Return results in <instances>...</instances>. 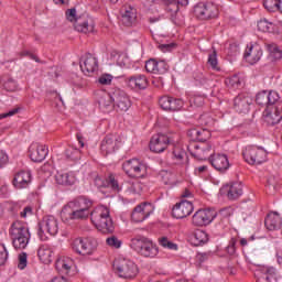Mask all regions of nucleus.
Instances as JSON below:
<instances>
[{
	"label": "nucleus",
	"mask_w": 282,
	"mask_h": 282,
	"mask_svg": "<svg viewBox=\"0 0 282 282\" xmlns=\"http://www.w3.org/2000/svg\"><path fill=\"white\" fill-rule=\"evenodd\" d=\"M93 206L94 200L87 198L86 196H78L68 202L63 208L62 213L65 215L66 219H70L73 221H83L85 219H89Z\"/></svg>",
	"instance_id": "f257e3e1"
},
{
	"label": "nucleus",
	"mask_w": 282,
	"mask_h": 282,
	"mask_svg": "<svg viewBox=\"0 0 282 282\" xmlns=\"http://www.w3.org/2000/svg\"><path fill=\"white\" fill-rule=\"evenodd\" d=\"M9 236L15 250H25L30 243V229L21 221L12 223Z\"/></svg>",
	"instance_id": "f03ea898"
},
{
	"label": "nucleus",
	"mask_w": 282,
	"mask_h": 282,
	"mask_svg": "<svg viewBox=\"0 0 282 282\" xmlns=\"http://www.w3.org/2000/svg\"><path fill=\"white\" fill-rule=\"evenodd\" d=\"M130 248L134 250V252H138V254H141V257L151 258L158 257V246L151 241V239L144 237V236H137L131 239Z\"/></svg>",
	"instance_id": "7ed1b4c3"
},
{
	"label": "nucleus",
	"mask_w": 282,
	"mask_h": 282,
	"mask_svg": "<svg viewBox=\"0 0 282 282\" xmlns=\"http://www.w3.org/2000/svg\"><path fill=\"white\" fill-rule=\"evenodd\" d=\"M194 17L198 21H213L219 17V7L214 2H198L194 7Z\"/></svg>",
	"instance_id": "20e7f679"
},
{
	"label": "nucleus",
	"mask_w": 282,
	"mask_h": 282,
	"mask_svg": "<svg viewBox=\"0 0 282 282\" xmlns=\"http://www.w3.org/2000/svg\"><path fill=\"white\" fill-rule=\"evenodd\" d=\"M245 162L251 166L263 164L268 161V151L260 147L250 145L242 152Z\"/></svg>",
	"instance_id": "39448f33"
},
{
	"label": "nucleus",
	"mask_w": 282,
	"mask_h": 282,
	"mask_svg": "<svg viewBox=\"0 0 282 282\" xmlns=\"http://www.w3.org/2000/svg\"><path fill=\"white\" fill-rule=\"evenodd\" d=\"M37 235L41 241H47V235L51 237L58 235V220L54 216H45L39 224Z\"/></svg>",
	"instance_id": "423d86ee"
},
{
	"label": "nucleus",
	"mask_w": 282,
	"mask_h": 282,
	"mask_svg": "<svg viewBox=\"0 0 282 282\" xmlns=\"http://www.w3.org/2000/svg\"><path fill=\"white\" fill-rule=\"evenodd\" d=\"M187 151L193 158H196V160H210L213 145L210 143H197L196 141H192L187 145Z\"/></svg>",
	"instance_id": "0eeeda50"
},
{
	"label": "nucleus",
	"mask_w": 282,
	"mask_h": 282,
	"mask_svg": "<svg viewBox=\"0 0 282 282\" xmlns=\"http://www.w3.org/2000/svg\"><path fill=\"white\" fill-rule=\"evenodd\" d=\"M124 173L129 177H144L147 175V165L141 163L138 159L128 160L122 164Z\"/></svg>",
	"instance_id": "6e6552de"
},
{
	"label": "nucleus",
	"mask_w": 282,
	"mask_h": 282,
	"mask_svg": "<svg viewBox=\"0 0 282 282\" xmlns=\"http://www.w3.org/2000/svg\"><path fill=\"white\" fill-rule=\"evenodd\" d=\"M115 268L121 279H133L138 274V265L131 260H118Z\"/></svg>",
	"instance_id": "1a4fd4ad"
},
{
	"label": "nucleus",
	"mask_w": 282,
	"mask_h": 282,
	"mask_svg": "<svg viewBox=\"0 0 282 282\" xmlns=\"http://www.w3.org/2000/svg\"><path fill=\"white\" fill-rule=\"evenodd\" d=\"M215 217H217L215 209H198L192 217V224L198 227L208 226L213 224Z\"/></svg>",
	"instance_id": "9d476101"
},
{
	"label": "nucleus",
	"mask_w": 282,
	"mask_h": 282,
	"mask_svg": "<svg viewBox=\"0 0 282 282\" xmlns=\"http://www.w3.org/2000/svg\"><path fill=\"white\" fill-rule=\"evenodd\" d=\"M153 213V205L151 203H141L134 207L131 214V219L135 224H140L144 221V219H149Z\"/></svg>",
	"instance_id": "9b49d317"
},
{
	"label": "nucleus",
	"mask_w": 282,
	"mask_h": 282,
	"mask_svg": "<svg viewBox=\"0 0 282 282\" xmlns=\"http://www.w3.org/2000/svg\"><path fill=\"white\" fill-rule=\"evenodd\" d=\"M120 137L118 134H108L104 138L100 144V150L104 155H111L120 149Z\"/></svg>",
	"instance_id": "f8f14e48"
},
{
	"label": "nucleus",
	"mask_w": 282,
	"mask_h": 282,
	"mask_svg": "<svg viewBox=\"0 0 282 282\" xmlns=\"http://www.w3.org/2000/svg\"><path fill=\"white\" fill-rule=\"evenodd\" d=\"M94 182L97 188H111L115 193L122 191V186H120L113 174H110L108 177L96 175Z\"/></svg>",
	"instance_id": "ddd939ff"
},
{
	"label": "nucleus",
	"mask_w": 282,
	"mask_h": 282,
	"mask_svg": "<svg viewBox=\"0 0 282 282\" xmlns=\"http://www.w3.org/2000/svg\"><path fill=\"white\" fill-rule=\"evenodd\" d=\"M124 83L132 91H144L149 87V79L142 74L129 76L124 79Z\"/></svg>",
	"instance_id": "4468645a"
},
{
	"label": "nucleus",
	"mask_w": 282,
	"mask_h": 282,
	"mask_svg": "<svg viewBox=\"0 0 282 282\" xmlns=\"http://www.w3.org/2000/svg\"><path fill=\"white\" fill-rule=\"evenodd\" d=\"M74 28L77 32H82V34H91L94 33L96 23L91 17L82 14L75 20Z\"/></svg>",
	"instance_id": "2eb2a0df"
},
{
	"label": "nucleus",
	"mask_w": 282,
	"mask_h": 282,
	"mask_svg": "<svg viewBox=\"0 0 282 282\" xmlns=\"http://www.w3.org/2000/svg\"><path fill=\"white\" fill-rule=\"evenodd\" d=\"M171 144V139L166 134H154L150 140V151L152 153H163Z\"/></svg>",
	"instance_id": "dca6fc26"
},
{
	"label": "nucleus",
	"mask_w": 282,
	"mask_h": 282,
	"mask_svg": "<svg viewBox=\"0 0 282 282\" xmlns=\"http://www.w3.org/2000/svg\"><path fill=\"white\" fill-rule=\"evenodd\" d=\"M194 210L193 203L188 200H182L176 203L172 208V216L174 219H185Z\"/></svg>",
	"instance_id": "f3484780"
},
{
	"label": "nucleus",
	"mask_w": 282,
	"mask_h": 282,
	"mask_svg": "<svg viewBox=\"0 0 282 282\" xmlns=\"http://www.w3.org/2000/svg\"><path fill=\"white\" fill-rule=\"evenodd\" d=\"M80 69L85 76L96 74V72H98V59L89 53L86 54L80 59Z\"/></svg>",
	"instance_id": "a211bd4d"
},
{
	"label": "nucleus",
	"mask_w": 282,
	"mask_h": 282,
	"mask_svg": "<svg viewBox=\"0 0 282 282\" xmlns=\"http://www.w3.org/2000/svg\"><path fill=\"white\" fill-rule=\"evenodd\" d=\"M55 268L62 276H74V260L72 258H58L55 262Z\"/></svg>",
	"instance_id": "6ab92c4d"
},
{
	"label": "nucleus",
	"mask_w": 282,
	"mask_h": 282,
	"mask_svg": "<svg viewBox=\"0 0 282 282\" xmlns=\"http://www.w3.org/2000/svg\"><path fill=\"white\" fill-rule=\"evenodd\" d=\"M113 98H115V107H117L119 111H129V109H131V99L129 98V95L124 93V90H121V89L115 90Z\"/></svg>",
	"instance_id": "aec40b11"
},
{
	"label": "nucleus",
	"mask_w": 282,
	"mask_h": 282,
	"mask_svg": "<svg viewBox=\"0 0 282 282\" xmlns=\"http://www.w3.org/2000/svg\"><path fill=\"white\" fill-rule=\"evenodd\" d=\"M209 162L212 166L220 173H226V171L230 169V162L228 161V155L226 154H212L209 156Z\"/></svg>",
	"instance_id": "412c9836"
},
{
	"label": "nucleus",
	"mask_w": 282,
	"mask_h": 282,
	"mask_svg": "<svg viewBox=\"0 0 282 282\" xmlns=\"http://www.w3.org/2000/svg\"><path fill=\"white\" fill-rule=\"evenodd\" d=\"M97 102L99 105V109H101V111H104L105 113H109V111H113V107H116L113 93L111 95L106 91H100L98 94Z\"/></svg>",
	"instance_id": "4be33fe9"
},
{
	"label": "nucleus",
	"mask_w": 282,
	"mask_h": 282,
	"mask_svg": "<svg viewBox=\"0 0 282 282\" xmlns=\"http://www.w3.org/2000/svg\"><path fill=\"white\" fill-rule=\"evenodd\" d=\"M263 56V50H261V46L251 44L250 46H247L245 51V59L250 65H254L261 61V57Z\"/></svg>",
	"instance_id": "5701e85b"
},
{
	"label": "nucleus",
	"mask_w": 282,
	"mask_h": 282,
	"mask_svg": "<svg viewBox=\"0 0 282 282\" xmlns=\"http://www.w3.org/2000/svg\"><path fill=\"white\" fill-rule=\"evenodd\" d=\"M138 19V10L132 6H123L121 8V22L126 28H131Z\"/></svg>",
	"instance_id": "b1692460"
},
{
	"label": "nucleus",
	"mask_w": 282,
	"mask_h": 282,
	"mask_svg": "<svg viewBox=\"0 0 282 282\" xmlns=\"http://www.w3.org/2000/svg\"><path fill=\"white\" fill-rule=\"evenodd\" d=\"M47 153H50V150H47V147L43 144H32L29 149V156L32 162L36 163L43 162V160L47 158Z\"/></svg>",
	"instance_id": "393cba45"
},
{
	"label": "nucleus",
	"mask_w": 282,
	"mask_h": 282,
	"mask_svg": "<svg viewBox=\"0 0 282 282\" xmlns=\"http://www.w3.org/2000/svg\"><path fill=\"white\" fill-rule=\"evenodd\" d=\"M30 182H32V173L22 170L14 175L12 184L14 188H28Z\"/></svg>",
	"instance_id": "a878e982"
},
{
	"label": "nucleus",
	"mask_w": 282,
	"mask_h": 282,
	"mask_svg": "<svg viewBox=\"0 0 282 282\" xmlns=\"http://www.w3.org/2000/svg\"><path fill=\"white\" fill-rule=\"evenodd\" d=\"M252 105V98L246 94H240L234 99V107L238 113H246Z\"/></svg>",
	"instance_id": "bb28decb"
},
{
	"label": "nucleus",
	"mask_w": 282,
	"mask_h": 282,
	"mask_svg": "<svg viewBox=\"0 0 282 282\" xmlns=\"http://www.w3.org/2000/svg\"><path fill=\"white\" fill-rule=\"evenodd\" d=\"M223 191L227 193L228 199L232 202L239 199L243 195V185L241 182H234L223 187Z\"/></svg>",
	"instance_id": "cd10ccee"
},
{
	"label": "nucleus",
	"mask_w": 282,
	"mask_h": 282,
	"mask_svg": "<svg viewBox=\"0 0 282 282\" xmlns=\"http://www.w3.org/2000/svg\"><path fill=\"white\" fill-rule=\"evenodd\" d=\"M188 135L189 138H192L193 142H197V143H207L208 140H210V137L213 135L210 133V130L208 129H191L188 131Z\"/></svg>",
	"instance_id": "c85d7f7f"
},
{
	"label": "nucleus",
	"mask_w": 282,
	"mask_h": 282,
	"mask_svg": "<svg viewBox=\"0 0 282 282\" xmlns=\"http://www.w3.org/2000/svg\"><path fill=\"white\" fill-rule=\"evenodd\" d=\"M282 106L276 105L274 111L267 112L263 115V122L267 127H274V124H279L282 120Z\"/></svg>",
	"instance_id": "c756f323"
},
{
	"label": "nucleus",
	"mask_w": 282,
	"mask_h": 282,
	"mask_svg": "<svg viewBox=\"0 0 282 282\" xmlns=\"http://www.w3.org/2000/svg\"><path fill=\"white\" fill-rule=\"evenodd\" d=\"M264 226L267 230H279L282 226L281 215L276 212H271L264 219Z\"/></svg>",
	"instance_id": "7c9ffc66"
},
{
	"label": "nucleus",
	"mask_w": 282,
	"mask_h": 282,
	"mask_svg": "<svg viewBox=\"0 0 282 282\" xmlns=\"http://www.w3.org/2000/svg\"><path fill=\"white\" fill-rule=\"evenodd\" d=\"M101 225L94 224L95 228L102 232V235H113L116 230V226L113 225V219H111V215H108L100 219Z\"/></svg>",
	"instance_id": "2f4dec72"
},
{
	"label": "nucleus",
	"mask_w": 282,
	"mask_h": 282,
	"mask_svg": "<svg viewBox=\"0 0 282 282\" xmlns=\"http://www.w3.org/2000/svg\"><path fill=\"white\" fill-rule=\"evenodd\" d=\"M55 182L59 186H74L76 184V176L72 172H57L55 174Z\"/></svg>",
	"instance_id": "473e14b6"
},
{
	"label": "nucleus",
	"mask_w": 282,
	"mask_h": 282,
	"mask_svg": "<svg viewBox=\"0 0 282 282\" xmlns=\"http://www.w3.org/2000/svg\"><path fill=\"white\" fill-rule=\"evenodd\" d=\"M109 208L106 206H97L93 212H90V220L93 224H98L101 226L102 221L101 219H105V217H109Z\"/></svg>",
	"instance_id": "72a5a7b5"
},
{
	"label": "nucleus",
	"mask_w": 282,
	"mask_h": 282,
	"mask_svg": "<svg viewBox=\"0 0 282 282\" xmlns=\"http://www.w3.org/2000/svg\"><path fill=\"white\" fill-rule=\"evenodd\" d=\"M98 249V240L96 238L87 237L84 238L82 245V257H90Z\"/></svg>",
	"instance_id": "f704fd0d"
},
{
	"label": "nucleus",
	"mask_w": 282,
	"mask_h": 282,
	"mask_svg": "<svg viewBox=\"0 0 282 282\" xmlns=\"http://www.w3.org/2000/svg\"><path fill=\"white\" fill-rule=\"evenodd\" d=\"M258 282H274L276 281V269L272 267H263L258 273Z\"/></svg>",
	"instance_id": "c9c22d12"
},
{
	"label": "nucleus",
	"mask_w": 282,
	"mask_h": 282,
	"mask_svg": "<svg viewBox=\"0 0 282 282\" xmlns=\"http://www.w3.org/2000/svg\"><path fill=\"white\" fill-rule=\"evenodd\" d=\"M164 6H166V12L171 14L172 21H175V14L180 12V6H188V0H174L165 2Z\"/></svg>",
	"instance_id": "e433bc0d"
},
{
	"label": "nucleus",
	"mask_w": 282,
	"mask_h": 282,
	"mask_svg": "<svg viewBox=\"0 0 282 282\" xmlns=\"http://www.w3.org/2000/svg\"><path fill=\"white\" fill-rule=\"evenodd\" d=\"M37 257L46 265L52 263V249L45 245L41 246L37 250Z\"/></svg>",
	"instance_id": "4c0bfd02"
},
{
	"label": "nucleus",
	"mask_w": 282,
	"mask_h": 282,
	"mask_svg": "<svg viewBox=\"0 0 282 282\" xmlns=\"http://www.w3.org/2000/svg\"><path fill=\"white\" fill-rule=\"evenodd\" d=\"M194 246H204V243H208V234L202 229H197L192 238Z\"/></svg>",
	"instance_id": "58836bf2"
},
{
	"label": "nucleus",
	"mask_w": 282,
	"mask_h": 282,
	"mask_svg": "<svg viewBox=\"0 0 282 282\" xmlns=\"http://www.w3.org/2000/svg\"><path fill=\"white\" fill-rule=\"evenodd\" d=\"M172 158L175 160L176 164H182L184 160L188 162V156L186 155V151L180 147H174L172 151Z\"/></svg>",
	"instance_id": "ea45409f"
},
{
	"label": "nucleus",
	"mask_w": 282,
	"mask_h": 282,
	"mask_svg": "<svg viewBox=\"0 0 282 282\" xmlns=\"http://www.w3.org/2000/svg\"><path fill=\"white\" fill-rule=\"evenodd\" d=\"M263 6L268 12H282V0H264Z\"/></svg>",
	"instance_id": "a19ab883"
},
{
	"label": "nucleus",
	"mask_w": 282,
	"mask_h": 282,
	"mask_svg": "<svg viewBox=\"0 0 282 282\" xmlns=\"http://www.w3.org/2000/svg\"><path fill=\"white\" fill-rule=\"evenodd\" d=\"M127 191L128 193H132V195H140L142 193V182L138 180L128 181Z\"/></svg>",
	"instance_id": "79ce46f5"
},
{
	"label": "nucleus",
	"mask_w": 282,
	"mask_h": 282,
	"mask_svg": "<svg viewBox=\"0 0 282 282\" xmlns=\"http://www.w3.org/2000/svg\"><path fill=\"white\" fill-rule=\"evenodd\" d=\"M267 50L272 61H280V58H282V52L281 50H279V46H276V44L267 45Z\"/></svg>",
	"instance_id": "37998d69"
},
{
	"label": "nucleus",
	"mask_w": 282,
	"mask_h": 282,
	"mask_svg": "<svg viewBox=\"0 0 282 282\" xmlns=\"http://www.w3.org/2000/svg\"><path fill=\"white\" fill-rule=\"evenodd\" d=\"M85 243V238H75L70 242V248L73 252H76V254H83V245Z\"/></svg>",
	"instance_id": "c03bdc74"
},
{
	"label": "nucleus",
	"mask_w": 282,
	"mask_h": 282,
	"mask_svg": "<svg viewBox=\"0 0 282 282\" xmlns=\"http://www.w3.org/2000/svg\"><path fill=\"white\" fill-rule=\"evenodd\" d=\"M258 30L260 32H269V33H272L274 32V23L272 22H269L268 20H260L258 22Z\"/></svg>",
	"instance_id": "a18cd8bd"
},
{
	"label": "nucleus",
	"mask_w": 282,
	"mask_h": 282,
	"mask_svg": "<svg viewBox=\"0 0 282 282\" xmlns=\"http://www.w3.org/2000/svg\"><path fill=\"white\" fill-rule=\"evenodd\" d=\"M225 84L227 87H230L231 89H239L241 87V79L239 78V76L234 75L231 77L226 78Z\"/></svg>",
	"instance_id": "49530a36"
},
{
	"label": "nucleus",
	"mask_w": 282,
	"mask_h": 282,
	"mask_svg": "<svg viewBox=\"0 0 282 282\" xmlns=\"http://www.w3.org/2000/svg\"><path fill=\"white\" fill-rule=\"evenodd\" d=\"M2 83L6 91H17L18 89L17 80H14L12 77L2 78Z\"/></svg>",
	"instance_id": "de8ad7c7"
},
{
	"label": "nucleus",
	"mask_w": 282,
	"mask_h": 282,
	"mask_svg": "<svg viewBox=\"0 0 282 282\" xmlns=\"http://www.w3.org/2000/svg\"><path fill=\"white\" fill-rule=\"evenodd\" d=\"M281 97H279V93L274 91V90H271V91H267V105L268 107L272 106V105H280L281 107V104H279V100H280Z\"/></svg>",
	"instance_id": "09e8293b"
},
{
	"label": "nucleus",
	"mask_w": 282,
	"mask_h": 282,
	"mask_svg": "<svg viewBox=\"0 0 282 282\" xmlns=\"http://www.w3.org/2000/svg\"><path fill=\"white\" fill-rule=\"evenodd\" d=\"M65 155L68 160H73L74 162H76V160H80V150L70 147L66 149Z\"/></svg>",
	"instance_id": "8fccbe9b"
},
{
	"label": "nucleus",
	"mask_w": 282,
	"mask_h": 282,
	"mask_svg": "<svg viewBox=\"0 0 282 282\" xmlns=\"http://www.w3.org/2000/svg\"><path fill=\"white\" fill-rule=\"evenodd\" d=\"M256 102L260 107H268V90H262L257 94Z\"/></svg>",
	"instance_id": "3c124183"
},
{
	"label": "nucleus",
	"mask_w": 282,
	"mask_h": 282,
	"mask_svg": "<svg viewBox=\"0 0 282 282\" xmlns=\"http://www.w3.org/2000/svg\"><path fill=\"white\" fill-rule=\"evenodd\" d=\"M163 184L173 185L175 183V175L169 171H161L160 173Z\"/></svg>",
	"instance_id": "603ef678"
},
{
	"label": "nucleus",
	"mask_w": 282,
	"mask_h": 282,
	"mask_svg": "<svg viewBox=\"0 0 282 282\" xmlns=\"http://www.w3.org/2000/svg\"><path fill=\"white\" fill-rule=\"evenodd\" d=\"M207 63H208V65H210L212 69H216V72H219V66H218V62H217V51L214 50L208 55Z\"/></svg>",
	"instance_id": "864d4df0"
},
{
	"label": "nucleus",
	"mask_w": 282,
	"mask_h": 282,
	"mask_svg": "<svg viewBox=\"0 0 282 282\" xmlns=\"http://www.w3.org/2000/svg\"><path fill=\"white\" fill-rule=\"evenodd\" d=\"M184 107V101L182 99L173 98L170 101V111H180Z\"/></svg>",
	"instance_id": "5fc2aeb1"
},
{
	"label": "nucleus",
	"mask_w": 282,
	"mask_h": 282,
	"mask_svg": "<svg viewBox=\"0 0 282 282\" xmlns=\"http://www.w3.org/2000/svg\"><path fill=\"white\" fill-rule=\"evenodd\" d=\"M160 246L167 248L169 250H177V245L169 240L167 237L159 238Z\"/></svg>",
	"instance_id": "6e6d98bb"
},
{
	"label": "nucleus",
	"mask_w": 282,
	"mask_h": 282,
	"mask_svg": "<svg viewBox=\"0 0 282 282\" xmlns=\"http://www.w3.org/2000/svg\"><path fill=\"white\" fill-rule=\"evenodd\" d=\"M169 72V64L166 61H156V68L154 74H166Z\"/></svg>",
	"instance_id": "4d7b16f0"
},
{
	"label": "nucleus",
	"mask_w": 282,
	"mask_h": 282,
	"mask_svg": "<svg viewBox=\"0 0 282 282\" xmlns=\"http://www.w3.org/2000/svg\"><path fill=\"white\" fill-rule=\"evenodd\" d=\"M172 97L163 96L159 99V105L164 111H170Z\"/></svg>",
	"instance_id": "13d9d810"
},
{
	"label": "nucleus",
	"mask_w": 282,
	"mask_h": 282,
	"mask_svg": "<svg viewBox=\"0 0 282 282\" xmlns=\"http://www.w3.org/2000/svg\"><path fill=\"white\" fill-rule=\"evenodd\" d=\"M195 80L198 87H204L205 89H208L210 87V80L204 75H198L197 77H195Z\"/></svg>",
	"instance_id": "bf43d9fd"
},
{
	"label": "nucleus",
	"mask_w": 282,
	"mask_h": 282,
	"mask_svg": "<svg viewBox=\"0 0 282 282\" xmlns=\"http://www.w3.org/2000/svg\"><path fill=\"white\" fill-rule=\"evenodd\" d=\"M156 65H158V59L150 58L149 61L145 62V70L149 74H155Z\"/></svg>",
	"instance_id": "052dcab7"
},
{
	"label": "nucleus",
	"mask_w": 282,
	"mask_h": 282,
	"mask_svg": "<svg viewBox=\"0 0 282 282\" xmlns=\"http://www.w3.org/2000/svg\"><path fill=\"white\" fill-rule=\"evenodd\" d=\"M107 246H110V248H120L122 246V241L118 239L116 236H111L106 239Z\"/></svg>",
	"instance_id": "680f3d73"
},
{
	"label": "nucleus",
	"mask_w": 282,
	"mask_h": 282,
	"mask_svg": "<svg viewBox=\"0 0 282 282\" xmlns=\"http://www.w3.org/2000/svg\"><path fill=\"white\" fill-rule=\"evenodd\" d=\"M199 122L200 124H204L205 127H210L213 124H215V120L213 119V117H210V115H202L199 117Z\"/></svg>",
	"instance_id": "e2e57ef3"
},
{
	"label": "nucleus",
	"mask_w": 282,
	"mask_h": 282,
	"mask_svg": "<svg viewBox=\"0 0 282 282\" xmlns=\"http://www.w3.org/2000/svg\"><path fill=\"white\" fill-rule=\"evenodd\" d=\"M8 262V249L6 245L0 243V265H6Z\"/></svg>",
	"instance_id": "0e129e2a"
},
{
	"label": "nucleus",
	"mask_w": 282,
	"mask_h": 282,
	"mask_svg": "<svg viewBox=\"0 0 282 282\" xmlns=\"http://www.w3.org/2000/svg\"><path fill=\"white\" fill-rule=\"evenodd\" d=\"M18 268L19 270H25L28 268V253L22 252L19 254Z\"/></svg>",
	"instance_id": "69168bd1"
},
{
	"label": "nucleus",
	"mask_w": 282,
	"mask_h": 282,
	"mask_svg": "<svg viewBox=\"0 0 282 282\" xmlns=\"http://www.w3.org/2000/svg\"><path fill=\"white\" fill-rule=\"evenodd\" d=\"M237 239L231 238L229 240V245L226 247V252L230 256L235 254V252H237Z\"/></svg>",
	"instance_id": "338daca9"
},
{
	"label": "nucleus",
	"mask_w": 282,
	"mask_h": 282,
	"mask_svg": "<svg viewBox=\"0 0 282 282\" xmlns=\"http://www.w3.org/2000/svg\"><path fill=\"white\" fill-rule=\"evenodd\" d=\"M113 80V76L110 74H104L98 78L100 85H109Z\"/></svg>",
	"instance_id": "774afa93"
}]
</instances>
